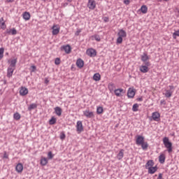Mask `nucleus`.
I'll return each mask as SVG.
<instances>
[{"instance_id": "7", "label": "nucleus", "mask_w": 179, "mask_h": 179, "mask_svg": "<svg viewBox=\"0 0 179 179\" xmlns=\"http://www.w3.org/2000/svg\"><path fill=\"white\" fill-rule=\"evenodd\" d=\"M87 7L91 10H94V9H96V1L94 0H89L87 3Z\"/></svg>"}, {"instance_id": "35", "label": "nucleus", "mask_w": 179, "mask_h": 179, "mask_svg": "<svg viewBox=\"0 0 179 179\" xmlns=\"http://www.w3.org/2000/svg\"><path fill=\"white\" fill-rule=\"evenodd\" d=\"M13 118L14 120H16V121H19V120L21 118V116L19 113H15L13 115Z\"/></svg>"}, {"instance_id": "10", "label": "nucleus", "mask_w": 179, "mask_h": 179, "mask_svg": "<svg viewBox=\"0 0 179 179\" xmlns=\"http://www.w3.org/2000/svg\"><path fill=\"white\" fill-rule=\"evenodd\" d=\"M152 118L153 121H160V113L159 112H154L152 114Z\"/></svg>"}, {"instance_id": "8", "label": "nucleus", "mask_w": 179, "mask_h": 179, "mask_svg": "<svg viewBox=\"0 0 179 179\" xmlns=\"http://www.w3.org/2000/svg\"><path fill=\"white\" fill-rule=\"evenodd\" d=\"M136 90L134 88H129L127 92V97L129 99H134L135 97Z\"/></svg>"}, {"instance_id": "43", "label": "nucleus", "mask_w": 179, "mask_h": 179, "mask_svg": "<svg viewBox=\"0 0 179 179\" xmlns=\"http://www.w3.org/2000/svg\"><path fill=\"white\" fill-rule=\"evenodd\" d=\"M48 157H49V159H52V157H54V155H52V152L48 153Z\"/></svg>"}, {"instance_id": "9", "label": "nucleus", "mask_w": 179, "mask_h": 179, "mask_svg": "<svg viewBox=\"0 0 179 179\" xmlns=\"http://www.w3.org/2000/svg\"><path fill=\"white\" fill-rule=\"evenodd\" d=\"M76 129L78 134H80V132H83V124L82 123V121L77 122Z\"/></svg>"}, {"instance_id": "41", "label": "nucleus", "mask_w": 179, "mask_h": 179, "mask_svg": "<svg viewBox=\"0 0 179 179\" xmlns=\"http://www.w3.org/2000/svg\"><path fill=\"white\" fill-rule=\"evenodd\" d=\"M92 37L94 38V40H96V41H100L101 40L100 36L99 35H94Z\"/></svg>"}, {"instance_id": "12", "label": "nucleus", "mask_w": 179, "mask_h": 179, "mask_svg": "<svg viewBox=\"0 0 179 179\" xmlns=\"http://www.w3.org/2000/svg\"><path fill=\"white\" fill-rule=\"evenodd\" d=\"M145 142V138L142 136H137L136 143V145H141V143Z\"/></svg>"}, {"instance_id": "18", "label": "nucleus", "mask_w": 179, "mask_h": 179, "mask_svg": "<svg viewBox=\"0 0 179 179\" xmlns=\"http://www.w3.org/2000/svg\"><path fill=\"white\" fill-rule=\"evenodd\" d=\"M76 65L78 68L82 69L85 65V62H83L82 59H78L76 62Z\"/></svg>"}, {"instance_id": "30", "label": "nucleus", "mask_w": 179, "mask_h": 179, "mask_svg": "<svg viewBox=\"0 0 179 179\" xmlns=\"http://www.w3.org/2000/svg\"><path fill=\"white\" fill-rule=\"evenodd\" d=\"M149 59V56H148V54L143 53V55L141 56V61L143 62H146Z\"/></svg>"}, {"instance_id": "38", "label": "nucleus", "mask_w": 179, "mask_h": 179, "mask_svg": "<svg viewBox=\"0 0 179 179\" xmlns=\"http://www.w3.org/2000/svg\"><path fill=\"white\" fill-rule=\"evenodd\" d=\"M138 108H139V105L138 103H135L133 105V107H132L133 111H134V112L138 111Z\"/></svg>"}, {"instance_id": "31", "label": "nucleus", "mask_w": 179, "mask_h": 179, "mask_svg": "<svg viewBox=\"0 0 179 179\" xmlns=\"http://www.w3.org/2000/svg\"><path fill=\"white\" fill-rule=\"evenodd\" d=\"M140 10L142 13H148V6L143 5L141 7Z\"/></svg>"}, {"instance_id": "46", "label": "nucleus", "mask_w": 179, "mask_h": 179, "mask_svg": "<svg viewBox=\"0 0 179 179\" xmlns=\"http://www.w3.org/2000/svg\"><path fill=\"white\" fill-rule=\"evenodd\" d=\"M65 133L62 132L61 133V135H60V139H65Z\"/></svg>"}, {"instance_id": "32", "label": "nucleus", "mask_w": 179, "mask_h": 179, "mask_svg": "<svg viewBox=\"0 0 179 179\" xmlns=\"http://www.w3.org/2000/svg\"><path fill=\"white\" fill-rule=\"evenodd\" d=\"M57 123V118L55 117H52L51 119L49 120L50 125H54Z\"/></svg>"}, {"instance_id": "55", "label": "nucleus", "mask_w": 179, "mask_h": 179, "mask_svg": "<svg viewBox=\"0 0 179 179\" xmlns=\"http://www.w3.org/2000/svg\"><path fill=\"white\" fill-rule=\"evenodd\" d=\"M171 89H173V87H171Z\"/></svg>"}, {"instance_id": "15", "label": "nucleus", "mask_w": 179, "mask_h": 179, "mask_svg": "<svg viewBox=\"0 0 179 179\" xmlns=\"http://www.w3.org/2000/svg\"><path fill=\"white\" fill-rule=\"evenodd\" d=\"M114 93L115 96H117V97H121V96H122V93H124V89L119 88V89L115 90Z\"/></svg>"}, {"instance_id": "27", "label": "nucleus", "mask_w": 179, "mask_h": 179, "mask_svg": "<svg viewBox=\"0 0 179 179\" xmlns=\"http://www.w3.org/2000/svg\"><path fill=\"white\" fill-rule=\"evenodd\" d=\"M123 157H124V150L122 149L120 150L119 153L117 154V158L118 159V160H121L122 159Z\"/></svg>"}, {"instance_id": "26", "label": "nucleus", "mask_w": 179, "mask_h": 179, "mask_svg": "<svg viewBox=\"0 0 179 179\" xmlns=\"http://www.w3.org/2000/svg\"><path fill=\"white\" fill-rule=\"evenodd\" d=\"M48 164V159L45 157H41V166H47Z\"/></svg>"}, {"instance_id": "53", "label": "nucleus", "mask_w": 179, "mask_h": 179, "mask_svg": "<svg viewBox=\"0 0 179 179\" xmlns=\"http://www.w3.org/2000/svg\"><path fill=\"white\" fill-rule=\"evenodd\" d=\"M68 2H72V0H67Z\"/></svg>"}, {"instance_id": "5", "label": "nucleus", "mask_w": 179, "mask_h": 179, "mask_svg": "<svg viewBox=\"0 0 179 179\" xmlns=\"http://www.w3.org/2000/svg\"><path fill=\"white\" fill-rule=\"evenodd\" d=\"M83 116L86 117V118H94V113L90 111V110L87 109L83 112Z\"/></svg>"}, {"instance_id": "28", "label": "nucleus", "mask_w": 179, "mask_h": 179, "mask_svg": "<svg viewBox=\"0 0 179 179\" xmlns=\"http://www.w3.org/2000/svg\"><path fill=\"white\" fill-rule=\"evenodd\" d=\"M141 146L143 150H148V148H149V144H148V142H143L140 145Z\"/></svg>"}, {"instance_id": "13", "label": "nucleus", "mask_w": 179, "mask_h": 179, "mask_svg": "<svg viewBox=\"0 0 179 179\" xmlns=\"http://www.w3.org/2000/svg\"><path fill=\"white\" fill-rule=\"evenodd\" d=\"M29 94V90L26 87H22L20 90V96H26Z\"/></svg>"}, {"instance_id": "2", "label": "nucleus", "mask_w": 179, "mask_h": 179, "mask_svg": "<svg viewBox=\"0 0 179 179\" xmlns=\"http://www.w3.org/2000/svg\"><path fill=\"white\" fill-rule=\"evenodd\" d=\"M117 44L122 43V38L127 37V32L124 29H120L117 33Z\"/></svg>"}, {"instance_id": "34", "label": "nucleus", "mask_w": 179, "mask_h": 179, "mask_svg": "<svg viewBox=\"0 0 179 179\" xmlns=\"http://www.w3.org/2000/svg\"><path fill=\"white\" fill-rule=\"evenodd\" d=\"M34 108H37V104L36 103H32L28 107L29 111H31V110H34Z\"/></svg>"}, {"instance_id": "24", "label": "nucleus", "mask_w": 179, "mask_h": 179, "mask_svg": "<svg viewBox=\"0 0 179 179\" xmlns=\"http://www.w3.org/2000/svg\"><path fill=\"white\" fill-rule=\"evenodd\" d=\"M157 171V166H152L148 169L149 174H155Z\"/></svg>"}, {"instance_id": "51", "label": "nucleus", "mask_w": 179, "mask_h": 179, "mask_svg": "<svg viewBox=\"0 0 179 179\" xmlns=\"http://www.w3.org/2000/svg\"><path fill=\"white\" fill-rule=\"evenodd\" d=\"M166 103V101L164 100L161 101V104H163V103Z\"/></svg>"}, {"instance_id": "39", "label": "nucleus", "mask_w": 179, "mask_h": 179, "mask_svg": "<svg viewBox=\"0 0 179 179\" xmlns=\"http://www.w3.org/2000/svg\"><path fill=\"white\" fill-rule=\"evenodd\" d=\"M173 92H171L170 90H166V93H165V97H170L171 96H172Z\"/></svg>"}, {"instance_id": "20", "label": "nucleus", "mask_w": 179, "mask_h": 179, "mask_svg": "<svg viewBox=\"0 0 179 179\" xmlns=\"http://www.w3.org/2000/svg\"><path fill=\"white\" fill-rule=\"evenodd\" d=\"M153 166H155V162H153V160H149L145 164V169L148 170L151 167H153Z\"/></svg>"}, {"instance_id": "33", "label": "nucleus", "mask_w": 179, "mask_h": 179, "mask_svg": "<svg viewBox=\"0 0 179 179\" xmlns=\"http://www.w3.org/2000/svg\"><path fill=\"white\" fill-rule=\"evenodd\" d=\"M104 110L103 109V107L98 106L96 108V114H103Z\"/></svg>"}, {"instance_id": "17", "label": "nucleus", "mask_w": 179, "mask_h": 179, "mask_svg": "<svg viewBox=\"0 0 179 179\" xmlns=\"http://www.w3.org/2000/svg\"><path fill=\"white\" fill-rule=\"evenodd\" d=\"M15 171L17 173H22L23 171V164L22 163H18L15 166Z\"/></svg>"}, {"instance_id": "45", "label": "nucleus", "mask_w": 179, "mask_h": 179, "mask_svg": "<svg viewBox=\"0 0 179 179\" xmlns=\"http://www.w3.org/2000/svg\"><path fill=\"white\" fill-rule=\"evenodd\" d=\"M124 5H129V3H131V1L130 0H124Z\"/></svg>"}, {"instance_id": "40", "label": "nucleus", "mask_w": 179, "mask_h": 179, "mask_svg": "<svg viewBox=\"0 0 179 179\" xmlns=\"http://www.w3.org/2000/svg\"><path fill=\"white\" fill-rule=\"evenodd\" d=\"M173 38H177V37H179V30L175 31L173 34Z\"/></svg>"}, {"instance_id": "48", "label": "nucleus", "mask_w": 179, "mask_h": 179, "mask_svg": "<svg viewBox=\"0 0 179 179\" xmlns=\"http://www.w3.org/2000/svg\"><path fill=\"white\" fill-rule=\"evenodd\" d=\"M81 31H82L81 29L77 30V31L76 32V36H78V34H80L81 33Z\"/></svg>"}, {"instance_id": "6", "label": "nucleus", "mask_w": 179, "mask_h": 179, "mask_svg": "<svg viewBox=\"0 0 179 179\" xmlns=\"http://www.w3.org/2000/svg\"><path fill=\"white\" fill-rule=\"evenodd\" d=\"M148 66H150V62H145V66H140L141 72H142L143 73H147V72H149V67Z\"/></svg>"}, {"instance_id": "4", "label": "nucleus", "mask_w": 179, "mask_h": 179, "mask_svg": "<svg viewBox=\"0 0 179 179\" xmlns=\"http://www.w3.org/2000/svg\"><path fill=\"white\" fill-rule=\"evenodd\" d=\"M52 36H57V34H59V30H61V27L59 24H53L52 27Z\"/></svg>"}, {"instance_id": "21", "label": "nucleus", "mask_w": 179, "mask_h": 179, "mask_svg": "<svg viewBox=\"0 0 179 179\" xmlns=\"http://www.w3.org/2000/svg\"><path fill=\"white\" fill-rule=\"evenodd\" d=\"M159 162L161 164H164V162H166V155L164 154H160L159 156Z\"/></svg>"}, {"instance_id": "44", "label": "nucleus", "mask_w": 179, "mask_h": 179, "mask_svg": "<svg viewBox=\"0 0 179 179\" xmlns=\"http://www.w3.org/2000/svg\"><path fill=\"white\" fill-rule=\"evenodd\" d=\"M36 69H37V67H36V66H31V72H36Z\"/></svg>"}, {"instance_id": "37", "label": "nucleus", "mask_w": 179, "mask_h": 179, "mask_svg": "<svg viewBox=\"0 0 179 179\" xmlns=\"http://www.w3.org/2000/svg\"><path fill=\"white\" fill-rule=\"evenodd\" d=\"M3 52H5V49L3 48H0V61L3 58Z\"/></svg>"}, {"instance_id": "56", "label": "nucleus", "mask_w": 179, "mask_h": 179, "mask_svg": "<svg viewBox=\"0 0 179 179\" xmlns=\"http://www.w3.org/2000/svg\"><path fill=\"white\" fill-rule=\"evenodd\" d=\"M43 1H45V0H43Z\"/></svg>"}, {"instance_id": "50", "label": "nucleus", "mask_w": 179, "mask_h": 179, "mask_svg": "<svg viewBox=\"0 0 179 179\" xmlns=\"http://www.w3.org/2000/svg\"><path fill=\"white\" fill-rule=\"evenodd\" d=\"M49 82H50V80H48V79L46 78V79L45 80V83H46V85L48 84Z\"/></svg>"}, {"instance_id": "42", "label": "nucleus", "mask_w": 179, "mask_h": 179, "mask_svg": "<svg viewBox=\"0 0 179 179\" xmlns=\"http://www.w3.org/2000/svg\"><path fill=\"white\" fill-rule=\"evenodd\" d=\"M55 65H59V64H61V59L59 58H56L55 60Z\"/></svg>"}, {"instance_id": "49", "label": "nucleus", "mask_w": 179, "mask_h": 179, "mask_svg": "<svg viewBox=\"0 0 179 179\" xmlns=\"http://www.w3.org/2000/svg\"><path fill=\"white\" fill-rule=\"evenodd\" d=\"M137 101H143V98L142 96L140 98H137Z\"/></svg>"}, {"instance_id": "16", "label": "nucleus", "mask_w": 179, "mask_h": 179, "mask_svg": "<svg viewBox=\"0 0 179 179\" xmlns=\"http://www.w3.org/2000/svg\"><path fill=\"white\" fill-rule=\"evenodd\" d=\"M15 68L13 67H8L7 70V78H12L13 75V72L15 71Z\"/></svg>"}, {"instance_id": "11", "label": "nucleus", "mask_w": 179, "mask_h": 179, "mask_svg": "<svg viewBox=\"0 0 179 179\" xmlns=\"http://www.w3.org/2000/svg\"><path fill=\"white\" fill-rule=\"evenodd\" d=\"M61 49L63 50L66 54H71V51H72V48L69 45H63L62 46Z\"/></svg>"}, {"instance_id": "47", "label": "nucleus", "mask_w": 179, "mask_h": 179, "mask_svg": "<svg viewBox=\"0 0 179 179\" xmlns=\"http://www.w3.org/2000/svg\"><path fill=\"white\" fill-rule=\"evenodd\" d=\"M3 157V159H9V155L5 152Z\"/></svg>"}, {"instance_id": "29", "label": "nucleus", "mask_w": 179, "mask_h": 179, "mask_svg": "<svg viewBox=\"0 0 179 179\" xmlns=\"http://www.w3.org/2000/svg\"><path fill=\"white\" fill-rule=\"evenodd\" d=\"M22 17L23 19H24V20H30V13H24L22 15Z\"/></svg>"}, {"instance_id": "36", "label": "nucleus", "mask_w": 179, "mask_h": 179, "mask_svg": "<svg viewBox=\"0 0 179 179\" xmlns=\"http://www.w3.org/2000/svg\"><path fill=\"white\" fill-rule=\"evenodd\" d=\"M110 92H113L115 89V85L113 83H110L108 86Z\"/></svg>"}, {"instance_id": "25", "label": "nucleus", "mask_w": 179, "mask_h": 179, "mask_svg": "<svg viewBox=\"0 0 179 179\" xmlns=\"http://www.w3.org/2000/svg\"><path fill=\"white\" fill-rule=\"evenodd\" d=\"M93 79L95 80V82H99V80H101V76L100 73H96L94 75Z\"/></svg>"}, {"instance_id": "22", "label": "nucleus", "mask_w": 179, "mask_h": 179, "mask_svg": "<svg viewBox=\"0 0 179 179\" xmlns=\"http://www.w3.org/2000/svg\"><path fill=\"white\" fill-rule=\"evenodd\" d=\"M7 34H12L13 36H15V34H17V31L16 29L13 28L12 29H7L6 30Z\"/></svg>"}, {"instance_id": "3", "label": "nucleus", "mask_w": 179, "mask_h": 179, "mask_svg": "<svg viewBox=\"0 0 179 179\" xmlns=\"http://www.w3.org/2000/svg\"><path fill=\"white\" fill-rule=\"evenodd\" d=\"M86 54L88 57L93 58L97 55V51L95 49H93V48H90L86 50Z\"/></svg>"}, {"instance_id": "23", "label": "nucleus", "mask_w": 179, "mask_h": 179, "mask_svg": "<svg viewBox=\"0 0 179 179\" xmlns=\"http://www.w3.org/2000/svg\"><path fill=\"white\" fill-rule=\"evenodd\" d=\"M55 111L58 117H61V115H62V109L60 107L57 106L55 108Z\"/></svg>"}, {"instance_id": "1", "label": "nucleus", "mask_w": 179, "mask_h": 179, "mask_svg": "<svg viewBox=\"0 0 179 179\" xmlns=\"http://www.w3.org/2000/svg\"><path fill=\"white\" fill-rule=\"evenodd\" d=\"M163 143L165 148L167 149L168 152L171 153V152H173V143L170 142L169 137H164L163 138Z\"/></svg>"}, {"instance_id": "19", "label": "nucleus", "mask_w": 179, "mask_h": 179, "mask_svg": "<svg viewBox=\"0 0 179 179\" xmlns=\"http://www.w3.org/2000/svg\"><path fill=\"white\" fill-rule=\"evenodd\" d=\"M0 27L3 30H5L6 29V24L5 23V20L3 17L0 18Z\"/></svg>"}, {"instance_id": "54", "label": "nucleus", "mask_w": 179, "mask_h": 179, "mask_svg": "<svg viewBox=\"0 0 179 179\" xmlns=\"http://www.w3.org/2000/svg\"><path fill=\"white\" fill-rule=\"evenodd\" d=\"M164 1H169V0H164Z\"/></svg>"}, {"instance_id": "14", "label": "nucleus", "mask_w": 179, "mask_h": 179, "mask_svg": "<svg viewBox=\"0 0 179 179\" xmlns=\"http://www.w3.org/2000/svg\"><path fill=\"white\" fill-rule=\"evenodd\" d=\"M8 62L10 64V68H15L16 69V64L17 63V59H10L8 60Z\"/></svg>"}, {"instance_id": "52", "label": "nucleus", "mask_w": 179, "mask_h": 179, "mask_svg": "<svg viewBox=\"0 0 179 179\" xmlns=\"http://www.w3.org/2000/svg\"><path fill=\"white\" fill-rule=\"evenodd\" d=\"M7 2H13V0H6Z\"/></svg>"}]
</instances>
